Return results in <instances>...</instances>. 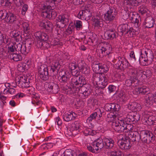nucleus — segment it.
I'll return each instance as SVG.
<instances>
[{
  "label": "nucleus",
  "mask_w": 156,
  "mask_h": 156,
  "mask_svg": "<svg viewBox=\"0 0 156 156\" xmlns=\"http://www.w3.org/2000/svg\"><path fill=\"white\" fill-rule=\"evenodd\" d=\"M108 70L106 65L101 63L99 73L93 74L92 80L94 83H95L97 87L102 89L107 85V79L104 74L106 73Z\"/></svg>",
  "instance_id": "1"
},
{
  "label": "nucleus",
  "mask_w": 156,
  "mask_h": 156,
  "mask_svg": "<svg viewBox=\"0 0 156 156\" xmlns=\"http://www.w3.org/2000/svg\"><path fill=\"white\" fill-rule=\"evenodd\" d=\"M151 75V72L150 70H147L146 71L142 70H135L132 73V75L135 78L133 80L128 79L126 80L125 85L127 87L131 86V92L134 90V87H136L138 85L139 80L138 78L142 79H145L149 77Z\"/></svg>",
  "instance_id": "2"
},
{
  "label": "nucleus",
  "mask_w": 156,
  "mask_h": 156,
  "mask_svg": "<svg viewBox=\"0 0 156 156\" xmlns=\"http://www.w3.org/2000/svg\"><path fill=\"white\" fill-rule=\"evenodd\" d=\"M37 7L41 13L44 17H46L49 19H54L57 16V13L53 10V6H51L47 1H43L39 3Z\"/></svg>",
  "instance_id": "3"
},
{
  "label": "nucleus",
  "mask_w": 156,
  "mask_h": 156,
  "mask_svg": "<svg viewBox=\"0 0 156 156\" xmlns=\"http://www.w3.org/2000/svg\"><path fill=\"white\" fill-rule=\"evenodd\" d=\"M107 120L112 122V128L115 131L121 133L123 131L125 118L123 119L117 112L115 114L110 113L107 115Z\"/></svg>",
  "instance_id": "4"
},
{
  "label": "nucleus",
  "mask_w": 156,
  "mask_h": 156,
  "mask_svg": "<svg viewBox=\"0 0 156 156\" xmlns=\"http://www.w3.org/2000/svg\"><path fill=\"white\" fill-rule=\"evenodd\" d=\"M31 48L30 43H26L22 44L21 43H16L15 44H10L8 45L7 51L9 53L12 52L15 50L20 51L22 54L26 55L29 52Z\"/></svg>",
  "instance_id": "5"
},
{
  "label": "nucleus",
  "mask_w": 156,
  "mask_h": 156,
  "mask_svg": "<svg viewBox=\"0 0 156 156\" xmlns=\"http://www.w3.org/2000/svg\"><path fill=\"white\" fill-rule=\"evenodd\" d=\"M112 50L111 46L106 43H101L98 44L96 49L98 55L101 58L107 56Z\"/></svg>",
  "instance_id": "6"
},
{
  "label": "nucleus",
  "mask_w": 156,
  "mask_h": 156,
  "mask_svg": "<svg viewBox=\"0 0 156 156\" xmlns=\"http://www.w3.org/2000/svg\"><path fill=\"white\" fill-rule=\"evenodd\" d=\"M62 31L59 27H57L50 34V37L53 39L51 41V45L53 46L58 45H62V43L60 41L59 38L61 36Z\"/></svg>",
  "instance_id": "7"
},
{
  "label": "nucleus",
  "mask_w": 156,
  "mask_h": 156,
  "mask_svg": "<svg viewBox=\"0 0 156 156\" xmlns=\"http://www.w3.org/2000/svg\"><path fill=\"white\" fill-rule=\"evenodd\" d=\"M90 87L88 85L83 84L80 87L75 88V92L74 93L75 95H78L81 98H84L88 96L90 93Z\"/></svg>",
  "instance_id": "8"
},
{
  "label": "nucleus",
  "mask_w": 156,
  "mask_h": 156,
  "mask_svg": "<svg viewBox=\"0 0 156 156\" xmlns=\"http://www.w3.org/2000/svg\"><path fill=\"white\" fill-rule=\"evenodd\" d=\"M150 112L145 111L143 113L141 118L142 123L145 125H154L156 124V117L151 115Z\"/></svg>",
  "instance_id": "9"
},
{
  "label": "nucleus",
  "mask_w": 156,
  "mask_h": 156,
  "mask_svg": "<svg viewBox=\"0 0 156 156\" xmlns=\"http://www.w3.org/2000/svg\"><path fill=\"white\" fill-rule=\"evenodd\" d=\"M140 139L144 143H150L155 140V136L150 131L146 130H142L140 132Z\"/></svg>",
  "instance_id": "10"
},
{
  "label": "nucleus",
  "mask_w": 156,
  "mask_h": 156,
  "mask_svg": "<svg viewBox=\"0 0 156 156\" xmlns=\"http://www.w3.org/2000/svg\"><path fill=\"white\" fill-rule=\"evenodd\" d=\"M118 144L120 148L123 150L129 149L131 147L129 138L123 135H120L118 137Z\"/></svg>",
  "instance_id": "11"
},
{
  "label": "nucleus",
  "mask_w": 156,
  "mask_h": 156,
  "mask_svg": "<svg viewBox=\"0 0 156 156\" xmlns=\"http://www.w3.org/2000/svg\"><path fill=\"white\" fill-rule=\"evenodd\" d=\"M85 83L84 77L82 76H73L71 79V83L73 87L71 90L73 92H75V88L77 87H80L81 85L84 84Z\"/></svg>",
  "instance_id": "12"
},
{
  "label": "nucleus",
  "mask_w": 156,
  "mask_h": 156,
  "mask_svg": "<svg viewBox=\"0 0 156 156\" xmlns=\"http://www.w3.org/2000/svg\"><path fill=\"white\" fill-rule=\"evenodd\" d=\"M151 52V50L146 48L141 49L140 52V57L139 61L143 65H147V61L148 60V56L149 53Z\"/></svg>",
  "instance_id": "13"
},
{
  "label": "nucleus",
  "mask_w": 156,
  "mask_h": 156,
  "mask_svg": "<svg viewBox=\"0 0 156 156\" xmlns=\"http://www.w3.org/2000/svg\"><path fill=\"white\" fill-rule=\"evenodd\" d=\"M6 22L11 24L15 29H18L20 25V21L16 15L13 13H10L8 14Z\"/></svg>",
  "instance_id": "14"
},
{
  "label": "nucleus",
  "mask_w": 156,
  "mask_h": 156,
  "mask_svg": "<svg viewBox=\"0 0 156 156\" xmlns=\"http://www.w3.org/2000/svg\"><path fill=\"white\" fill-rule=\"evenodd\" d=\"M118 30L119 31L129 37H133L134 33L133 28L126 24L120 25L118 27Z\"/></svg>",
  "instance_id": "15"
},
{
  "label": "nucleus",
  "mask_w": 156,
  "mask_h": 156,
  "mask_svg": "<svg viewBox=\"0 0 156 156\" xmlns=\"http://www.w3.org/2000/svg\"><path fill=\"white\" fill-rule=\"evenodd\" d=\"M16 81H17L18 86L22 88L29 86V82L27 76L20 75L16 77Z\"/></svg>",
  "instance_id": "16"
},
{
  "label": "nucleus",
  "mask_w": 156,
  "mask_h": 156,
  "mask_svg": "<svg viewBox=\"0 0 156 156\" xmlns=\"http://www.w3.org/2000/svg\"><path fill=\"white\" fill-rule=\"evenodd\" d=\"M38 75L40 78L44 80H48L49 77L48 69L45 64L40 65L38 67Z\"/></svg>",
  "instance_id": "17"
},
{
  "label": "nucleus",
  "mask_w": 156,
  "mask_h": 156,
  "mask_svg": "<svg viewBox=\"0 0 156 156\" xmlns=\"http://www.w3.org/2000/svg\"><path fill=\"white\" fill-rule=\"evenodd\" d=\"M71 76L70 70H61L58 73V77L62 82H66Z\"/></svg>",
  "instance_id": "18"
},
{
  "label": "nucleus",
  "mask_w": 156,
  "mask_h": 156,
  "mask_svg": "<svg viewBox=\"0 0 156 156\" xmlns=\"http://www.w3.org/2000/svg\"><path fill=\"white\" fill-rule=\"evenodd\" d=\"M117 14V12L113 8L109 7L107 12L104 14V18L106 20L111 21L115 18Z\"/></svg>",
  "instance_id": "19"
},
{
  "label": "nucleus",
  "mask_w": 156,
  "mask_h": 156,
  "mask_svg": "<svg viewBox=\"0 0 156 156\" xmlns=\"http://www.w3.org/2000/svg\"><path fill=\"white\" fill-rule=\"evenodd\" d=\"M140 115L139 114L133 112H130L127 114L125 121L127 122H136L139 120Z\"/></svg>",
  "instance_id": "20"
},
{
  "label": "nucleus",
  "mask_w": 156,
  "mask_h": 156,
  "mask_svg": "<svg viewBox=\"0 0 156 156\" xmlns=\"http://www.w3.org/2000/svg\"><path fill=\"white\" fill-rule=\"evenodd\" d=\"M115 65L117 69L123 70L131 66L128 60L125 58H121Z\"/></svg>",
  "instance_id": "21"
},
{
  "label": "nucleus",
  "mask_w": 156,
  "mask_h": 156,
  "mask_svg": "<svg viewBox=\"0 0 156 156\" xmlns=\"http://www.w3.org/2000/svg\"><path fill=\"white\" fill-rule=\"evenodd\" d=\"M125 18L129 19L132 23L135 24L136 27L138 26L140 16L136 12H131L129 13L128 12L127 16Z\"/></svg>",
  "instance_id": "22"
},
{
  "label": "nucleus",
  "mask_w": 156,
  "mask_h": 156,
  "mask_svg": "<svg viewBox=\"0 0 156 156\" xmlns=\"http://www.w3.org/2000/svg\"><path fill=\"white\" fill-rule=\"evenodd\" d=\"M105 109L106 111L113 112V113L114 114L116 112L119 114L118 111L120 109V106L118 104L115 103H108L105 105ZM110 114V113L109 114Z\"/></svg>",
  "instance_id": "23"
},
{
  "label": "nucleus",
  "mask_w": 156,
  "mask_h": 156,
  "mask_svg": "<svg viewBox=\"0 0 156 156\" xmlns=\"http://www.w3.org/2000/svg\"><path fill=\"white\" fill-rule=\"evenodd\" d=\"M77 66L80 71L81 73L85 75H88L89 73L90 68L83 61H79Z\"/></svg>",
  "instance_id": "24"
},
{
  "label": "nucleus",
  "mask_w": 156,
  "mask_h": 156,
  "mask_svg": "<svg viewBox=\"0 0 156 156\" xmlns=\"http://www.w3.org/2000/svg\"><path fill=\"white\" fill-rule=\"evenodd\" d=\"M144 101L145 105L147 107L151 105L154 102L156 104V93H150L146 95Z\"/></svg>",
  "instance_id": "25"
},
{
  "label": "nucleus",
  "mask_w": 156,
  "mask_h": 156,
  "mask_svg": "<svg viewBox=\"0 0 156 156\" xmlns=\"http://www.w3.org/2000/svg\"><path fill=\"white\" fill-rule=\"evenodd\" d=\"M104 30V36L106 39H112L116 37L115 30L114 28L105 27Z\"/></svg>",
  "instance_id": "26"
},
{
  "label": "nucleus",
  "mask_w": 156,
  "mask_h": 156,
  "mask_svg": "<svg viewBox=\"0 0 156 156\" xmlns=\"http://www.w3.org/2000/svg\"><path fill=\"white\" fill-rule=\"evenodd\" d=\"M69 21L68 16L66 14L59 15L56 19L57 25H59V23L61 25H62L65 26L67 25Z\"/></svg>",
  "instance_id": "27"
},
{
  "label": "nucleus",
  "mask_w": 156,
  "mask_h": 156,
  "mask_svg": "<svg viewBox=\"0 0 156 156\" xmlns=\"http://www.w3.org/2000/svg\"><path fill=\"white\" fill-rule=\"evenodd\" d=\"M76 116V114L72 111H66L63 113V119L64 121L68 122L75 119Z\"/></svg>",
  "instance_id": "28"
},
{
  "label": "nucleus",
  "mask_w": 156,
  "mask_h": 156,
  "mask_svg": "<svg viewBox=\"0 0 156 156\" xmlns=\"http://www.w3.org/2000/svg\"><path fill=\"white\" fill-rule=\"evenodd\" d=\"M149 90V88L146 86H144L140 88L137 87H134V90L132 91V92L134 94H144L146 93H148V95L149 94L148 93Z\"/></svg>",
  "instance_id": "29"
},
{
  "label": "nucleus",
  "mask_w": 156,
  "mask_h": 156,
  "mask_svg": "<svg viewBox=\"0 0 156 156\" xmlns=\"http://www.w3.org/2000/svg\"><path fill=\"white\" fill-rule=\"evenodd\" d=\"M126 137L129 138V140H131L132 142H135L136 140H140V134L136 131H133L130 132V133L124 135Z\"/></svg>",
  "instance_id": "30"
},
{
  "label": "nucleus",
  "mask_w": 156,
  "mask_h": 156,
  "mask_svg": "<svg viewBox=\"0 0 156 156\" xmlns=\"http://www.w3.org/2000/svg\"><path fill=\"white\" fill-rule=\"evenodd\" d=\"M60 68V65L59 63L56 61H54L51 66L50 73L51 76L56 74Z\"/></svg>",
  "instance_id": "31"
},
{
  "label": "nucleus",
  "mask_w": 156,
  "mask_h": 156,
  "mask_svg": "<svg viewBox=\"0 0 156 156\" xmlns=\"http://www.w3.org/2000/svg\"><path fill=\"white\" fill-rule=\"evenodd\" d=\"M102 116V113L100 109H98L96 112L92 113L87 119V122H90L93 120L95 119L97 117L98 118V119Z\"/></svg>",
  "instance_id": "32"
},
{
  "label": "nucleus",
  "mask_w": 156,
  "mask_h": 156,
  "mask_svg": "<svg viewBox=\"0 0 156 156\" xmlns=\"http://www.w3.org/2000/svg\"><path fill=\"white\" fill-rule=\"evenodd\" d=\"M88 41L92 43V45L95 46L98 44V38L96 34L90 32L88 33Z\"/></svg>",
  "instance_id": "33"
},
{
  "label": "nucleus",
  "mask_w": 156,
  "mask_h": 156,
  "mask_svg": "<svg viewBox=\"0 0 156 156\" xmlns=\"http://www.w3.org/2000/svg\"><path fill=\"white\" fill-rule=\"evenodd\" d=\"M34 35L37 40L41 41H46L48 38V36L46 34L40 31L35 33Z\"/></svg>",
  "instance_id": "34"
},
{
  "label": "nucleus",
  "mask_w": 156,
  "mask_h": 156,
  "mask_svg": "<svg viewBox=\"0 0 156 156\" xmlns=\"http://www.w3.org/2000/svg\"><path fill=\"white\" fill-rule=\"evenodd\" d=\"M130 122H127L124 121V125L123 126V128L124 129H123V131L125 133L122 134L123 135L125 134H128L130 133V132H132V130L133 129V126L130 124H129Z\"/></svg>",
  "instance_id": "35"
},
{
  "label": "nucleus",
  "mask_w": 156,
  "mask_h": 156,
  "mask_svg": "<svg viewBox=\"0 0 156 156\" xmlns=\"http://www.w3.org/2000/svg\"><path fill=\"white\" fill-rule=\"evenodd\" d=\"M92 6L88 5L85 6L84 9V20H87L90 19L91 16Z\"/></svg>",
  "instance_id": "36"
},
{
  "label": "nucleus",
  "mask_w": 156,
  "mask_h": 156,
  "mask_svg": "<svg viewBox=\"0 0 156 156\" xmlns=\"http://www.w3.org/2000/svg\"><path fill=\"white\" fill-rule=\"evenodd\" d=\"M154 19L152 16H148L144 23L145 28H151L153 27Z\"/></svg>",
  "instance_id": "37"
},
{
  "label": "nucleus",
  "mask_w": 156,
  "mask_h": 156,
  "mask_svg": "<svg viewBox=\"0 0 156 156\" xmlns=\"http://www.w3.org/2000/svg\"><path fill=\"white\" fill-rule=\"evenodd\" d=\"M93 24L95 29H98L101 28L103 26V24L101 19L98 18H92Z\"/></svg>",
  "instance_id": "38"
},
{
  "label": "nucleus",
  "mask_w": 156,
  "mask_h": 156,
  "mask_svg": "<svg viewBox=\"0 0 156 156\" xmlns=\"http://www.w3.org/2000/svg\"><path fill=\"white\" fill-rule=\"evenodd\" d=\"M104 141L101 137L98 138L93 141L95 145L96 148H98V152L104 146Z\"/></svg>",
  "instance_id": "39"
},
{
  "label": "nucleus",
  "mask_w": 156,
  "mask_h": 156,
  "mask_svg": "<svg viewBox=\"0 0 156 156\" xmlns=\"http://www.w3.org/2000/svg\"><path fill=\"white\" fill-rule=\"evenodd\" d=\"M129 105V107L133 111H139L141 108V106L140 104L136 102L133 101L130 102Z\"/></svg>",
  "instance_id": "40"
},
{
  "label": "nucleus",
  "mask_w": 156,
  "mask_h": 156,
  "mask_svg": "<svg viewBox=\"0 0 156 156\" xmlns=\"http://www.w3.org/2000/svg\"><path fill=\"white\" fill-rule=\"evenodd\" d=\"M104 147L107 149H110L114 145V141L111 138H105L104 140Z\"/></svg>",
  "instance_id": "41"
},
{
  "label": "nucleus",
  "mask_w": 156,
  "mask_h": 156,
  "mask_svg": "<svg viewBox=\"0 0 156 156\" xmlns=\"http://www.w3.org/2000/svg\"><path fill=\"white\" fill-rule=\"evenodd\" d=\"M86 147L89 151L93 153H97L98 152V148H96L93 142L90 144H87L86 145Z\"/></svg>",
  "instance_id": "42"
},
{
  "label": "nucleus",
  "mask_w": 156,
  "mask_h": 156,
  "mask_svg": "<svg viewBox=\"0 0 156 156\" xmlns=\"http://www.w3.org/2000/svg\"><path fill=\"white\" fill-rule=\"evenodd\" d=\"M139 12L141 14H145L147 16H148L150 13V11L144 5H141L140 6Z\"/></svg>",
  "instance_id": "43"
},
{
  "label": "nucleus",
  "mask_w": 156,
  "mask_h": 156,
  "mask_svg": "<svg viewBox=\"0 0 156 156\" xmlns=\"http://www.w3.org/2000/svg\"><path fill=\"white\" fill-rule=\"evenodd\" d=\"M10 39L9 38L8 36L3 34L0 32V44L3 43L5 44L8 43L10 42Z\"/></svg>",
  "instance_id": "44"
},
{
  "label": "nucleus",
  "mask_w": 156,
  "mask_h": 156,
  "mask_svg": "<svg viewBox=\"0 0 156 156\" xmlns=\"http://www.w3.org/2000/svg\"><path fill=\"white\" fill-rule=\"evenodd\" d=\"M140 2V0H125V4L129 5L131 8V6H135L138 5Z\"/></svg>",
  "instance_id": "45"
},
{
  "label": "nucleus",
  "mask_w": 156,
  "mask_h": 156,
  "mask_svg": "<svg viewBox=\"0 0 156 156\" xmlns=\"http://www.w3.org/2000/svg\"><path fill=\"white\" fill-rule=\"evenodd\" d=\"M46 24L45 29L46 30L47 32L49 33L50 35V34L54 31L56 28L54 30L53 28V25L52 23L49 21H47Z\"/></svg>",
  "instance_id": "46"
},
{
  "label": "nucleus",
  "mask_w": 156,
  "mask_h": 156,
  "mask_svg": "<svg viewBox=\"0 0 156 156\" xmlns=\"http://www.w3.org/2000/svg\"><path fill=\"white\" fill-rule=\"evenodd\" d=\"M20 32L17 30H14L12 32V36L14 38L17 43L21 40V36L20 35Z\"/></svg>",
  "instance_id": "47"
},
{
  "label": "nucleus",
  "mask_w": 156,
  "mask_h": 156,
  "mask_svg": "<svg viewBox=\"0 0 156 156\" xmlns=\"http://www.w3.org/2000/svg\"><path fill=\"white\" fill-rule=\"evenodd\" d=\"M101 63L97 62H94L92 64V69L93 71L96 73H98L100 72V68Z\"/></svg>",
  "instance_id": "48"
},
{
  "label": "nucleus",
  "mask_w": 156,
  "mask_h": 156,
  "mask_svg": "<svg viewBox=\"0 0 156 156\" xmlns=\"http://www.w3.org/2000/svg\"><path fill=\"white\" fill-rule=\"evenodd\" d=\"M96 131L90 128H86L83 131V133L86 136L89 135L93 136L96 134Z\"/></svg>",
  "instance_id": "49"
},
{
  "label": "nucleus",
  "mask_w": 156,
  "mask_h": 156,
  "mask_svg": "<svg viewBox=\"0 0 156 156\" xmlns=\"http://www.w3.org/2000/svg\"><path fill=\"white\" fill-rule=\"evenodd\" d=\"M10 58L14 61L16 62L21 61L22 59L21 55L20 54L17 53H14L11 54Z\"/></svg>",
  "instance_id": "50"
},
{
  "label": "nucleus",
  "mask_w": 156,
  "mask_h": 156,
  "mask_svg": "<svg viewBox=\"0 0 156 156\" xmlns=\"http://www.w3.org/2000/svg\"><path fill=\"white\" fill-rule=\"evenodd\" d=\"M21 25L25 33L26 34L28 33L29 32L30 28L29 27L28 22L27 21H23Z\"/></svg>",
  "instance_id": "51"
},
{
  "label": "nucleus",
  "mask_w": 156,
  "mask_h": 156,
  "mask_svg": "<svg viewBox=\"0 0 156 156\" xmlns=\"http://www.w3.org/2000/svg\"><path fill=\"white\" fill-rule=\"evenodd\" d=\"M24 91L26 94L29 95L34 94L35 93V89L32 86H29L27 87H25Z\"/></svg>",
  "instance_id": "52"
},
{
  "label": "nucleus",
  "mask_w": 156,
  "mask_h": 156,
  "mask_svg": "<svg viewBox=\"0 0 156 156\" xmlns=\"http://www.w3.org/2000/svg\"><path fill=\"white\" fill-rule=\"evenodd\" d=\"M28 69L26 66V64L25 63L21 62L18 65L17 69L19 71L23 72Z\"/></svg>",
  "instance_id": "53"
},
{
  "label": "nucleus",
  "mask_w": 156,
  "mask_h": 156,
  "mask_svg": "<svg viewBox=\"0 0 156 156\" xmlns=\"http://www.w3.org/2000/svg\"><path fill=\"white\" fill-rule=\"evenodd\" d=\"M67 4H68L69 6H71L72 4L75 5H78L82 3V0H67Z\"/></svg>",
  "instance_id": "54"
},
{
  "label": "nucleus",
  "mask_w": 156,
  "mask_h": 156,
  "mask_svg": "<svg viewBox=\"0 0 156 156\" xmlns=\"http://www.w3.org/2000/svg\"><path fill=\"white\" fill-rule=\"evenodd\" d=\"M8 14L7 11L5 9H2L0 10V20L5 19L7 17Z\"/></svg>",
  "instance_id": "55"
},
{
  "label": "nucleus",
  "mask_w": 156,
  "mask_h": 156,
  "mask_svg": "<svg viewBox=\"0 0 156 156\" xmlns=\"http://www.w3.org/2000/svg\"><path fill=\"white\" fill-rule=\"evenodd\" d=\"M74 27L76 30H81L83 27V23L82 22L79 20H76L74 23Z\"/></svg>",
  "instance_id": "56"
},
{
  "label": "nucleus",
  "mask_w": 156,
  "mask_h": 156,
  "mask_svg": "<svg viewBox=\"0 0 156 156\" xmlns=\"http://www.w3.org/2000/svg\"><path fill=\"white\" fill-rule=\"evenodd\" d=\"M54 84L52 83V84H46L45 85V87L47 88V87H48L47 90L49 92L51 93H55L56 91H55L53 89L54 87Z\"/></svg>",
  "instance_id": "57"
},
{
  "label": "nucleus",
  "mask_w": 156,
  "mask_h": 156,
  "mask_svg": "<svg viewBox=\"0 0 156 156\" xmlns=\"http://www.w3.org/2000/svg\"><path fill=\"white\" fill-rule=\"evenodd\" d=\"M80 125L79 122L78 121H75L72 124L71 129L73 130H78L80 129Z\"/></svg>",
  "instance_id": "58"
},
{
  "label": "nucleus",
  "mask_w": 156,
  "mask_h": 156,
  "mask_svg": "<svg viewBox=\"0 0 156 156\" xmlns=\"http://www.w3.org/2000/svg\"><path fill=\"white\" fill-rule=\"evenodd\" d=\"M41 41L40 42L39 44L41 45V48H48L50 47V45L46 41Z\"/></svg>",
  "instance_id": "59"
},
{
  "label": "nucleus",
  "mask_w": 156,
  "mask_h": 156,
  "mask_svg": "<svg viewBox=\"0 0 156 156\" xmlns=\"http://www.w3.org/2000/svg\"><path fill=\"white\" fill-rule=\"evenodd\" d=\"M61 156H73V154L71 149H66L62 154Z\"/></svg>",
  "instance_id": "60"
},
{
  "label": "nucleus",
  "mask_w": 156,
  "mask_h": 156,
  "mask_svg": "<svg viewBox=\"0 0 156 156\" xmlns=\"http://www.w3.org/2000/svg\"><path fill=\"white\" fill-rule=\"evenodd\" d=\"M109 156H123L122 153L119 151H111Z\"/></svg>",
  "instance_id": "61"
},
{
  "label": "nucleus",
  "mask_w": 156,
  "mask_h": 156,
  "mask_svg": "<svg viewBox=\"0 0 156 156\" xmlns=\"http://www.w3.org/2000/svg\"><path fill=\"white\" fill-rule=\"evenodd\" d=\"M28 8V5L26 4H25L23 6L22 11L21 13L23 15H25L26 12L27 11Z\"/></svg>",
  "instance_id": "62"
},
{
  "label": "nucleus",
  "mask_w": 156,
  "mask_h": 156,
  "mask_svg": "<svg viewBox=\"0 0 156 156\" xmlns=\"http://www.w3.org/2000/svg\"><path fill=\"white\" fill-rule=\"evenodd\" d=\"M77 17L79 19L84 20L85 17H84V9L79 12L77 15Z\"/></svg>",
  "instance_id": "63"
},
{
  "label": "nucleus",
  "mask_w": 156,
  "mask_h": 156,
  "mask_svg": "<svg viewBox=\"0 0 156 156\" xmlns=\"http://www.w3.org/2000/svg\"><path fill=\"white\" fill-rule=\"evenodd\" d=\"M87 104L89 106L92 108L94 105V100L93 98H89L87 101Z\"/></svg>",
  "instance_id": "64"
}]
</instances>
